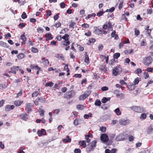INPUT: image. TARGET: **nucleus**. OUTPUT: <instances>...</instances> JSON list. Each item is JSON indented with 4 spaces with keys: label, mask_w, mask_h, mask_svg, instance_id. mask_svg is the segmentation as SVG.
Segmentation results:
<instances>
[{
    "label": "nucleus",
    "mask_w": 153,
    "mask_h": 153,
    "mask_svg": "<svg viewBox=\"0 0 153 153\" xmlns=\"http://www.w3.org/2000/svg\"><path fill=\"white\" fill-rule=\"evenodd\" d=\"M103 46L102 44H100L99 45L98 48L99 51H101L103 49Z\"/></svg>",
    "instance_id": "nucleus-50"
},
{
    "label": "nucleus",
    "mask_w": 153,
    "mask_h": 153,
    "mask_svg": "<svg viewBox=\"0 0 153 153\" xmlns=\"http://www.w3.org/2000/svg\"><path fill=\"white\" fill-rule=\"evenodd\" d=\"M53 84L52 82H50L49 83H47L45 85V87H52L53 86Z\"/></svg>",
    "instance_id": "nucleus-34"
},
{
    "label": "nucleus",
    "mask_w": 153,
    "mask_h": 153,
    "mask_svg": "<svg viewBox=\"0 0 153 153\" xmlns=\"http://www.w3.org/2000/svg\"><path fill=\"white\" fill-rule=\"evenodd\" d=\"M20 116L21 117L22 119L25 121H27L28 120V115L26 114H20Z\"/></svg>",
    "instance_id": "nucleus-10"
},
{
    "label": "nucleus",
    "mask_w": 153,
    "mask_h": 153,
    "mask_svg": "<svg viewBox=\"0 0 153 153\" xmlns=\"http://www.w3.org/2000/svg\"><path fill=\"white\" fill-rule=\"evenodd\" d=\"M94 32L95 33H97L99 35L102 33V30L99 29H96Z\"/></svg>",
    "instance_id": "nucleus-28"
},
{
    "label": "nucleus",
    "mask_w": 153,
    "mask_h": 153,
    "mask_svg": "<svg viewBox=\"0 0 153 153\" xmlns=\"http://www.w3.org/2000/svg\"><path fill=\"white\" fill-rule=\"evenodd\" d=\"M55 57L57 58H60L62 60L64 59V57L62 54H56Z\"/></svg>",
    "instance_id": "nucleus-27"
},
{
    "label": "nucleus",
    "mask_w": 153,
    "mask_h": 153,
    "mask_svg": "<svg viewBox=\"0 0 153 153\" xmlns=\"http://www.w3.org/2000/svg\"><path fill=\"white\" fill-rule=\"evenodd\" d=\"M38 99L40 101V102L42 103H46V101L45 99L42 97L38 98Z\"/></svg>",
    "instance_id": "nucleus-35"
},
{
    "label": "nucleus",
    "mask_w": 153,
    "mask_h": 153,
    "mask_svg": "<svg viewBox=\"0 0 153 153\" xmlns=\"http://www.w3.org/2000/svg\"><path fill=\"white\" fill-rule=\"evenodd\" d=\"M76 107L77 109L80 110H82L84 109V106L81 105H77Z\"/></svg>",
    "instance_id": "nucleus-38"
},
{
    "label": "nucleus",
    "mask_w": 153,
    "mask_h": 153,
    "mask_svg": "<svg viewBox=\"0 0 153 153\" xmlns=\"http://www.w3.org/2000/svg\"><path fill=\"white\" fill-rule=\"evenodd\" d=\"M86 97L85 96L84 94L82 95L79 96V100H83L84 99H85Z\"/></svg>",
    "instance_id": "nucleus-37"
},
{
    "label": "nucleus",
    "mask_w": 153,
    "mask_h": 153,
    "mask_svg": "<svg viewBox=\"0 0 153 153\" xmlns=\"http://www.w3.org/2000/svg\"><path fill=\"white\" fill-rule=\"evenodd\" d=\"M108 89V88L106 86H104L101 88V90L103 91H107Z\"/></svg>",
    "instance_id": "nucleus-52"
},
{
    "label": "nucleus",
    "mask_w": 153,
    "mask_h": 153,
    "mask_svg": "<svg viewBox=\"0 0 153 153\" xmlns=\"http://www.w3.org/2000/svg\"><path fill=\"white\" fill-rule=\"evenodd\" d=\"M14 107L15 106L13 105H7L6 106L5 110L7 111H9L13 109Z\"/></svg>",
    "instance_id": "nucleus-11"
},
{
    "label": "nucleus",
    "mask_w": 153,
    "mask_h": 153,
    "mask_svg": "<svg viewBox=\"0 0 153 153\" xmlns=\"http://www.w3.org/2000/svg\"><path fill=\"white\" fill-rule=\"evenodd\" d=\"M70 44V42L68 40L66 41H64L63 42V45H64L67 46L69 45Z\"/></svg>",
    "instance_id": "nucleus-42"
},
{
    "label": "nucleus",
    "mask_w": 153,
    "mask_h": 153,
    "mask_svg": "<svg viewBox=\"0 0 153 153\" xmlns=\"http://www.w3.org/2000/svg\"><path fill=\"white\" fill-rule=\"evenodd\" d=\"M76 23L74 22H72L71 24L69 25V27L70 28H74V26L75 25Z\"/></svg>",
    "instance_id": "nucleus-48"
},
{
    "label": "nucleus",
    "mask_w": 153,
    "mask_h": 153,
    "mask_svg": "<svg viewBox=\"0 0 153 153\" xmlns=\"http://www.w3.org/2000/svg\"><path fill=\"white\" fill-rule=\"evenodd\" d=\"M75 153H81V151L79 149H76L74 150Z\"/></svg>",
    "instance_id": "nucleus-49"
},
{
    "label": "nucleus",
    "mask_w": 153,
    "mask_h": 153,
    "mask_svg": "<svg viewBox=\"0 0 153 153\" xmlns=\"http://www.w3.org/2000/svg\"><path fill=\"white\" fill-rule=\"evenodd\" d=\"M97 143V141L96 140H94L91 142L88 145V147L86 150L88 152H91L93 150L95 147Z\"/></svg>",
    "instance_id": "nucleus-2"
},
{
    "label": "nucleus",
    "mask_w": 153,
    "mask_h": 153,
    "mask_svg": "<svg viewBox=\"0 0 153 153\" xmlns=\"http://www.w3.org/2000/svg\"><path fill=\"white\" fill-rule=\"evenodd\" d=\"M108 139V136L105 134H102L100 137L101 140L104 142H107Z\"/></svg>",
    "instance_id": "nucleus-8"
},
{
    "label": "nucleus",
    "mask_w": 153,
    "mask_h": 153,
    "mask_svg": "<svg viewBox=\"0 0 153 153\" xmlns=\"http://www.w3.org/2000/svg\"><path fill=\"white\" fill-rule=\"evenodd\" d=\"M101 102L99 100H97L95 101L94 104L96 106H100L101 105Z\"/></svg>",
    "instance_id": "nucleus-32"
},
{
    "label": "nucleus",
    "mask_w": 153,
    "mask_h": 153,
    "mask_svg": "<svg viewBox=\"0 0 153 153\" xmlns=\"http://www.w3.org/2000/svg\"><path fill=\"white\" fill-rule=\"evenodd\" d=\"M117 97L119 98H121L123 97V94L122 93L118 94L117 95H116Z\"/></svg>",
    "instance_id": "nucleus-53"
},
{
    "label": "nucleus",
    "mask_w": 153,
    "mask_h": 153,
    "mask_svg": "<svg viewBox=\"0 0 153 153\" xmlns=\"http://www.w3.org/2000/svg\"><path fill=\"white\" fill-rule=\"evenodd\" d=\"M21 39L24 41H26V37L25 35L22 34L20 36Z\"/></svg>",
    "instance_id": "nucleus-46"
},
{
    "label": "nucleus",
    "mask_w": 153,
    "mask_h": 153,
    "mask_svg": "<svg viewBox=\"0 0 153 153\" xmlns=\"http://www.w3.org/2000/svg\"><path fill=\"white\" fill-rule=\"evenodd\" d=\"M152 131H153V126H149L147 130V133L150 134L152 133Z\"/></svg>",
    "instance_id": "nucleus-18"
},
{
    "label": "nucleus",
    "mask_w": 153,
    "mask_h": 153,
    "mask_svg": "<svg viewBox=\"0 0 153 153\" xmlns=\"http://www.w3.org/2000/svg\"><path fill=\"white\" fill-rule=\"evenodd\" d=\"M115 9V8L114 7H112L109 9H107L106 10V12H113Z\"/></svg>",
    "instance_id": "nucleus-39"
},
{
    "label": "nucleus",
    "mask_w": 153,
    "mask_h": 153,
    "mask_svg": "<svg viewBox=\"0 0 153 153\" xmlns=\"http://www.w3.org/2000/svg\"><path fill=\"white\" fill-rule=\"evenodd\" d=\"M82 27L85 28H86L89 27V25L88 24L86 23H84L81 25Z\"/></svg>",
    "instance_id": "nucleus-41"
},
{
    "label": "nucleus",
    "mask_w": 153,
    "mask_h": 153,
    "mask_svg": "<svg viewBox=\"0 0 153 153\" xmlns=\"http://www.w3.org/2000/svg\"><path fill=\"white\" fill-rule=\"evenodd\" d=\"M79 144L82 146L83 148H85L86 146V142L84 140L79 141Z\"/></svg>",
    "instance_id": "nucleus-17"
},
{
    "label": "nucleus",
    "mask_w": 153,
    "mask_h": 153,
    "mask_svg": "<svg viewBox=\"0 0 153 153\" xmlns=\"http://www.w3.org/2000/svg\"><path fill=\"white\" fill-rule=\"evenodd\" d=\"M139 82V79L138 77L135 78L133 82L134 85H136Z\"/></svg>",
    "instance_id": "nucleus-36"
},
{
    "label": "nucleus",
    "mask_w": 153,
    "mask_h": 153,
    "mask_svg": "<svg viewBox=\"0 0 153 153\" xmlns=\"http://www.w3.org/2000/svg\"><path fill=\"white\" fill-rule=\"evenodd\" d=\"M75 92L73 90H71L68 91L66 93V97L68 99H70L74 95Z\"/></svg>",
    "instance_id": "nucleus-7"
},
{
    "label": "nucleus",
    "mask_w": 153,
    "mask_h": 153,
    "mask_svg": "<svg viewBox=\"0 0 153 153\" xmlns=\"http://www.w3.org/2000/svg\"><path fill=\"white\" fill-rule=\"evenodd\" d=\"M119 123L121 125L126 126L129 124L131 121L128 119L125 120L124 119L122 118L119 120Z\"/></svg>",
    "instance_id": "nucleus-4"
},
{
    "label": "nucleus",
    "mask_w": 153,
    "mask_h": 153,
    "mask_svg": "<svg viewBox=\"0 0 153 153\" xmlns=\"http://www.w3.org/2000/svg\"><path fill=\"white\" fill-rule=\"evenodd\" d=\"M134 139V137L132 136L131 135L128 138V140L129 141H132Z\"/></svg>",
    "instance_id": "nucleus-61"
},
{
    "label": "nucleus",
    "mask_w": 153,
    "mask_h": 153,
    "mask_svg": "<svg viewBox=\"0 0 153 153\" xmlns=\"http://www.w3.org/2000/svg\"><path fill=\"white\" fill-rule=\"evenodd\" d=\"M85 59L84 61L85 63H86L87 64L89 63V58L87 54V52H85Z\"/></svg>",
    "instance_id": "nucleus-14"
},
{
    "label": "nucleus",
    "mask_w": 153,
    "mask_h": 153,
    "mask_svg": "<svg viewBox=\"0 0 153 153\" xmlns=\"http://www.w3.org/2000/svg\"><path fill=\"white\" fill-rule=\"evenodd\" d=\"M71 141V139L70 138L69 136L68 135L66 136V138H65L63 140V142L64 143L66 142H70Z\"/></svg>",
    "instance_id": "nucleus-25"
},
{
    "label": "nucleus",
    "mask_w": 153,
    "mask_h": 153,
    "mask_svg": "<svg viewBox=\"0 0 153 153\" xmlns=\"http://www.w3.org/2000/svg\"><path fill=\"white\" fill-rule=\"evenodd\" d=\"M60 6L61 8H64L65 7V4L64 2H61L60 3Z\"/></svg>",
    "instance_id": "nucleus-63"
},
{
    "label": "nucleus",
    "mask_w": 153,
    "mask_h": 153,
    "mask_svg": "<svg viewBox=\"0 0 153 153\" xmlns=\"http://www.w3.org/2000/svg\"><path fill=\"white\" fill-rule=\"evenodd\" d=\"M69 36L67 34H65L64 36L62 37V39H64V41H66L68 40V38Z\"/></svg>",
    "instance_id": "nucleus-31"
},
{
    "label": "nucleus",
    "mask_w": 153,
    "mask_h": 153,
    "mask_svg": "<svg viewBox=\"0 0 153 153\" xmlns=\"http://www.w3.org/2000/svg\"><path fill=\"white\" fill-rule=\"evenodd\" d=\"M100 130L102 132H105L106 131V128L105 127H101L100 128Z\"/></svg>",
    "instance_id": "nucleus-44"
},
{
    "label": "nucleus",
    "mask_w": 153,
    "mask_h": 153,
    "mask_svg": "<svg viewBox=\"0 0 153 153\" xmlns=\"http://www.w3.org/2000/svg\"><path fill=\"white\" fill-rule=\"evenodd\" d=\"M38 135L40 137L42 136V135H45L46 134V131L44 129H41V130H38L37 132Z\"/></svg>",
    "instance_id": "nucleus-9"
},
{
    "label": "nucleus",
    "mask_w": 153,
    "mask_h": 153,
    "mask_svg": "<svg viewBox=\"0 0 153 153\" xmlns=\"http://www.w3.org/2000/svg\"><path fill=\"white\" fill-rule=\"evenodd\" d=\"M130 108L134 111L138 113H141L144 111V108L142 107L132 106Z\"/></svg>",
    "instance_id": "nucleus-3"
},
{
    "label": "nucleus",
    "mask_w": 153,
    "mask_h": 153,
    "mask_svg": "<svg viewBox=\"0 0 153 153\" xmlns=\"http://www.w3.org/2000/svg\"><path fill=\"white\" fill-rule=\"evenodd\" d=\"M44 31V30L39 27L37 29V32L39 33H42Z\"/></svg>",
    "instance_id": "nucleus-43"
},
{
    "label": "nucleus",
    "mask_w": 153,
    "mask_h": 153,
    "mask_svg": "<svg viewBox=\"0 0 153 153\" xmlns=\"http://www.w3.org/2000/svg\"><path fill=\"white\" fill-rule=\"evenodd\" d=\"M30 67L31 68L34 69L36 70L38 69L39 70H40L41 69V68L37 65H31Z\"/></svg>",
    "instance_id": "nucleus-21"
},
{
    "label": "nucleus",
    "mask_w": 153,
    "mask_h": 153,
    "mask_svg": "<svg viewBox=\"0 0 153 153\" xmlns=\"http://www.w3.org/2000/svg\"><path fill=\"white\" fill-rule=\"evenodd\" d=\"M61 25V23L60 22H59L57 23L56 24H55L54 26L56 27H59Z\"/></svg>",
    "instance_id": "nucleus-54"
},
{
    "label": "nucleus",
    "mask_w": 153,
    "mask_h": 153,
    "mask_svg": "<svg viewBox=\"0 0 153 153\" xmlns=\"http://www.w3.org/2000/svg\"><path fill=\"white\" fill-rule=\"evenodd\" d=\"M120 56V54L118 53H115L113 55V57L114 59H117Z\"/></svg>",
    "instance_id": "nucleus-30"
},
{
    "label": "nucleus",
    "mask_w": 153,
    "mask_h": 153,
    "mask_svg": "<svg viewBox=\"0 0 153 153\" xmlns=\"http://www.w3.org/2000/svg\"><path fill=\"white\" fill-rule=\"evenodd\" d=\"M8 86V84L6 82H4L3 84H0V89H3L6 88Z\"/></svg>",
    "instance_id": "nucleus-15"
},
{
    "label": "nucleus",
    "mask_w": 153,
    "mask_h": 153,
    "mask_svg": "<svg viewBox=\"0 0 153 153\" xmlns=\"http://www.w3.org/2000/svg\"><path fill=\"white\" fill-rule=\"evenodd\" d=\"M51 11L50 10H49L47 12L46 16L47 17H49L51 16Z\"/></svg>",
    "instance_id": "nucleus-64"
},
{
    "label": "nucleus",
    "mask_w": 153,
    "mask_h": 153,
    "mask_svg": "<svg viewBox=\"0 0 153 153\" xmlns=\"http://www.w3.org/2000/svg\"><path fill=\"white\" fill-rule=\"evenodd\" d=\"M38 93L37 91H35L34 92L32 95V97H36L38 95Z\"/></svg>",
    "instance_id": "nucleus-47"
},
{
    "label": "nucleus",
    "mask_w": 153,
    "mask_h": 153,
    "mask_svg": "<svg viewBox=\"0 0 153 153\" xmlns=\"http://www.w3.org/2000/svg\"><path fill=\"white\" fill-rule=\"evenodd\" d=\"M110 97H104L101 100V101L102 103H105L107 101H109L110 100Z\"/></svg>",
    "instance_id": "nucleus-23"
},
{
    "label": "nucleus",
    "mask_w": 153,
    "mask_h": 153,
    "mask_svg": "<svg viewBox=\"0 0 153 153\" xmlns=\"http://www.w3.org/2000/svg\"><path fill=\"white\" fill-rule=\"evenodd\" d=\"M22 101H20L19 100L16 101L14 102V104L16 106H19L22 103Z\"/></svg>",
    "instance_id": "nucleus-26"
},
{
    "label": "nucleus",
    "mask_w": 153,
    "mask_h": 153,
    "mask_svg": "<svg viewBox=\"0 0 153 153\" xmlns=\"http://www.w3.org/2000/svg\"><path fill=\"white\" fill-rule=\"evenodd\" d=\"M110 118L109 115L106 114L103 115L101 117L99 118L98 120L99 122H104Z\"/></svg>",
    "instance_id": "nucleus-6"
},
{
    "label": "nucleus",
    "mask_w": 153,
    "mask_h": 153,
    "mask_svg": "<svg viewBox=\"0 0 153 153\" xmlns=\"http://www.w3.org/2000/svg\"><path fill=\"white\" fill-rule=\"evenodd\" d=\"M45 112V111L43 109L42 110L40 111H39V112L40 114V115L41 116H43L44 115V113Z\"/></svg>",
    "instance_id": "nucleus-51"
},
{
    "label": "nucleus",
    "mask_w": 153,
    "mask_h": 153,
    "mask_svg": "<svg viewBox=\"0 0 153 153\" xmlns=\"http://www.w3.org/2000/svg\"><path fill=\"white\" fill-rule=\"evenodd\" d=\"M142 72V70L140 68H138L136 70V74H140Z\"/></svg>",
    "instance_id": "nucleus-57"
},
{
    "label": "nucleus",
    "mask_w": 153,
    "mask_h": 153,
    "mask_svg": "<svg viewBox=\"0 0 153 153\" xmlns=\"http://www.w3.org/2000/svg\"><path fill=\"white\" fill-rule=\"evenodd\" d=\"M147 115L146 114L144 113H142L140 117V119L141 120H143L146 119Z\"/></svg>",
    "instance_id": "nucleus-20"
},
{
    "label": "nucleus",
    "mask_w": 153,
    "mask_h": 153,
    "mask_svg": "<svg viewBox=\"0 0 153 153\" xmlns=\"http://www.w3.org/2000/svg\"><path fill=\"white\" fill-rule=\"evenodd\" d=\"M112 73L115 76H117L119 74V71L118 69L116 68H115L113 69L112 71Z\"/></svg>",
    "instance_id": "nucleus-19"
},
{
    "label": "nucleus",
    "mask_w": 153,
    "mask_h": 153,
    "mask_svg": "<svg viewBox=\"0 0 153 153\" xmlns=\"http://www.w3.org/2000/svg\"><path fill=\"white\" fill-rule=\"evenodd\" d=\"M82 120L80 119H75L73 122L75 126H77L79 124L81 123Z\"/></svg>",
    "instance_id": "nucleus-13"
},
{
    "label": "nucleus",
    "mask_w": 153,
    "mask_h": 153,
    "mask_svg": "<svg viewBox=\"0 0 153 153\" xmlns=\"http://www.w3.org/2000/svg\"><path fill=\"white\" fill-rule=\"evenodd\" d=\"M31 51L32 52L34 53H37L38 51V50L37 48H35L34 47L32 48Z\"/></svg>",
    "instance_id": "nucleus-40"
},
{
    "label": "nucleus",
    "mask_w": 153,
    "mask_h": 153,
    "mask_svg": "<svg viewBox=\"0 0 153 153\" xmlns=\"http://www.w3.org/2000/svg\"><path fill=\"white\" fill-rule=\"evenodd\" d=\"M103 13H104L102 11H100L97 13V16H101Z\"/></svg>",
    "instance_id": "nucleus-55"
},
{
    "label": "nucleus",
    "mask_w": 153,
    "mask_h": 153,
    "mask_svg": "<svg viewBox=\"0 0 153 153\" xmlns=\"http://www.w3.org/2000/svg\"><path fill=\"white\" fill-rule=\"evenodd\" d=\"M17 68V67H13L11 68V70L12 71V73L14 74H16V71L14 70V69Z\"/></svg>",
    "instance_id": "nucleus-58"
},
{
    "label": "nucleus",
    "mask_w": 153,
    "mask_h": 153,
    "mask_svg": "<svg viewBox=\"0 0 153 153\" xmlns=\"http://www.w3.org/2000/svg\"><path fill=\"white\" fill-rule=\"evenodd\" d=\"M17 57L19 59H22L24 57L25 55L23 53H20L17 56Z\"/></svg>",
    "instance_id": "nucleus-29"
},
{
    "label": "nucleus",
    "mask_w": 153,
    "mask_h": 153,
    "mask_svg": "<svg viewBox=\"0 0 153 153\" xmlns=\"http://www.w3.org/2000/svg\"><path fill=\"white\" fill-rule=\"evenodd\" d=\"M141 144H142V143H141L139 142V143H137L136 144L135 147L136 148H137L140 147L141 145Z\"/></svg>",
    "instance_id": "nucleus-62"
},
{
    "label": "nucleus",
    "mask_w": 153,
    "mask_h": 153,
    "mask_svg": "<svg viewBox=\"0 0 153 153\" xmlns=\"http://www.w3.org/2000/svg\"><path fill=\"white\" fill-rule=\"evenodd\" d=\"M91 35V32L90 31H88L87 33H85V35L87 36H90Z\"/></svg>",
    "instance_id": "nucleus-60"
},
{
    "label": "nucleus",
    "mask_w": 153,
    "mask_h": 153,
    "mask_svg": "<svg viewBox=\"0 0 153 153\" xmlns=\"http://www.w3.org/2000/svg\"><path fill=\"white\" fill-rule=\"evenodd\" d=\"M152 59L150 56L145 57L143 60V62L146 65H149L152 62Z\"/></svg>",
    "instance_id": "nucleus-5"
},
{
    "label": "nucleus",
    "mask_w": 153,
    "mask_h": 153,
    "mask_svg": "<svg viewBox=\"0 0 153 153\" xmlns=\"http://www.w3.org/2000/svg\"><path fill=\"white\" fill-rule=\"evenodd\" d=\"M128 135L126 133L123 132L116 136L115 140L117 141L124 140L127 138Z\"/></svg>",
    "instance_id": "nucleus-1"
},
{
    "label": "nucleus",
    "mask_w": 153,
    "mask_h": 153,
    "mask_svg": "<svg viewBox=\"0 0 153 153\" xmlns=\"http://www.w3.org/2000/svg\"><path fill=\"white\" fill-rule=\"evenodd\" d=\"M91 92L90 91H85L83 94L85 95V96L86 97V98L87 97H88V96L90 95L91 94Z\"/></svg>",
    "instance_id": "nucleus-33"
},
{
    "label": "nucleus",
    "mask_w": 153,
    "mask_h": 153,
    "mask_svg": "<svg viewBox=\"0 0 153 153\" xmlns=\"http://www.w3.org/2000/svg\"><path fill=\"white\" fill-rule=\"evenodd\" d=\"M0 45L5 48H8L9 47L7 43L4 42L2 41H0Z\"/></svg>",
    "instance_id": "nucleus-22"
},
{
    "label": "nucleus",
    "mask_w": 153,
    "mask_h": 153,
    "mask_svg": "<svg viewBox=\"0 0 153 153\" xmlns=\"http://www.w3.org/2000/svg\"><path fill=\"white\" fill-rule=\"evenodd\" d=\"M11 36V35L10 33H7V34H6L4 35L5 38L7 39L8 37H10Z\"/></svg>",
    "instance_id": "nucleus-59"
},
{
    "label": "nucleus",
    "mask_w": 153,
    "mask_h": 153,
    "mask_svg": "<svg viewBox=\"0 0 153 153\" xmlns=\"http://www.w3.org/2000/svg\"><path fill=\"white\" fill-rule=\"evenodd\" d=\"M21 17L23 19H25L27 18V15L25 13L23 12L21 16Z\"/></svg>",
    "instance_id": "nucleus-45"
},
{
    "label": "nucleus",
    "mask_w": 153,
    "mask_h": 153,
    "mask_svg": "<svg viewBox=\"0 0 153 153\" xmlns=\"http://www.w3.org/2000/svg\"><path fill=\"white\" fill-rule=\"evenodd\" d=\"M45 37H46V40L48 41L50 39H53V37L51 36V34L50 33H47L45 34Z\"/></svg>",
    "instance_id": "nucleus-16"
},
{
    "label": "nucleus",
    "mask_w": 153,
    "mask_h": 153,
    "mask_svg": "<svg viewBox=\"0 0 153 153\" xmlns=\"http://www.w3.org/2000/svg\"><path fill=\"white\" fill-rule=\"evenodd\" d=\"M114 112L116 113L117 115L118 116L120 115L121 114V112L119 108H117L114 110Z\"/></svg>",
    "instance_id": "nucleus-24"
},
{
    "label": "nucleus",
    "mask_w": 153,
    "mask_h": 153,
    "mask_svg": "<svg viewBox=\"0 0 153 153\" xmlns=\"http://www.w3.org/2000/svg\"><path fill=\"white\" fill-rule=\"evenodd\" d=\"M123 3V1H120L119 5V8L120 10L122 7V5Z\"/></svg>",
    "instance_id": "nucleus-56"
},
{
    "label": "nucleus",
    "mask_w": 153,
    "mask_h": 153,
    "mask_svg": "<svg viewBox=\"0 0 153 153\" xmlns=\"http://www.w3.org/2000/svg\"><path fill=\"white\" fill-rule=\"evenodd\" d=\"M32 105L30 103H27L26 104V109L28 112L31 111Z\"/></svg>",
    "instance_id": "nucleus-12"
}]
</instances>
